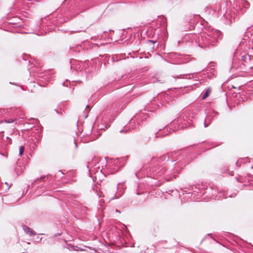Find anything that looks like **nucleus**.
Instances as JSON below:
<instances>
[{
	"mask_svg": "<svg viewBox=\"0 0 253 253\" xmlns=\"http://www.w3.org/2000/svg\"><path fill=\"white\" fill-rule=\"evenodd\" d=\"M239 161H240L241 163H247L248 162H250V159L248 157L244 158V159H241L240 160H239L237 162V163H239Z\"/></svg>",
	"mask_w": 253,
	"mask_h": 253,
	"instance_id": "nucleus-8",
	"label": "nucleus"
},
{
	"mask_svg": "<svg viewBox=\"0 0 253 253\" xmlns=\"http://www.w3.org/2000/svg\"><path fill=\"white\" fill-rule=\"evenodd\" d=\"M134 121H135L134 119L132 118L129 122V125H131L134 122Z\"/></svg>",
	"mask_w": 253,
	"mask_h": 253,
	"instance_id": "nucleus-18",
	"label": "nucleus"
},
{
	"mask_svg": "<svg viewBox=\"0 0 253 253\" xmlns=\"http://www.w3.org/2000/svg\"><path fill=\"white\" fill-rule=\"evenodd\" d=\"M230 197H232V196L231 195L229 196Z\"/></svg>",
	"mask_w": 253,
	"mask_h": 253,
	"instance_id": "nucleus-29",
	"label": "nucleus"
},
{
	"mask_svg": "<svg viewBox=\"0 0 253 253\" xmlns=\"http://www.w3.org/2000/svg\"><path fill=\"white\" fill-rule=\"evenodd\" d=\"M36 239L37 242H40L42 240V238L40 237H37Z\"/></svg>",
	"mask_w": 253,
	"mask_h": 253,
	"instance_id": "nucleus-17",
	"label": "nucleus"
},
{
	"mask_svg": "<svg viewBox=\"0 0 253 253\" xmlns=\"http://www.w3.org/2000/svg\"><path fill=\"white\" fill-rule=\"evenodd\" d=\"M127 127L125 128L123 130H120V132H122L123 131H125V132H126L127 131V129H126Z\"/></svg>",
	"mask_w": 253,
	"mask_h": 253,
	"instance_id": "nucleus-21",
	"label": "nucleus"
},
{
	"mask_svg": "<svg viewBox=\"0 0 253 253\" xmlns=\"http://www.w3.org/2000/svg\"><path fill=\"white\" fill-rule=\"evenodd\" d=\"M236 18V17L234 16H233V19H235Z\"/></svg>",
	"mask_w": 253,
	"mask_h": 253,
	"instance_id": "nucleus-26",
	"label": "nucleus"
},
{
	"mask_svg": "<svg viewBox=\"0 0 253 253\" xmlns=\"http://www.w3.org/2000/svg\"><path fill=\"white\" fill-rule=\"evenodd\" d=\"M252 168H253V165L252 166Z\"/></svg>",
	"mask_w": 253,
	"mask_h": 253,
	"instance_id": "nucleus-30",
	"label": "nucleus"
},
{
	"mask_svg": "<svg viewBox=\"0 0 253 253\" xmlns=\"http://www.w3.org/2000/svg\"><path fill=\"white\" fill-rule=\"evenodd\" d=\"M23 229L24 232L27 234H29L30 236H33L36 235V233L34 230L26 226H23Z\"/></svg>",
	"mask_w": 253,
	"mask_h": 253,
	"instance_id": "nucleus-6",
	"label": "nucleus"
},
{
	"mask_svg": "<svg viewBox=\"0 0 253 253\" xmlns=\"http://www.w3.org/2000/svg\"><path fill=\"white\" fill-rule=\"evenodd\" d=\"M231 22H232V19H231V20H230V24H231Z\"/></svg>",
	"mask_w": 253,
	"mask_h": 253,
	"instance_id": "nucleus-27",
	"label": "nucleus"
},
{
	"mask_svg": "<svg viewBox=\"0 0 253 253\" xmlns=\"http://www.w3.org/2000/svg\"><path fill=\"white\" fill-rule=\"evenodd\" d=\"M55 111L57 113H58V111H57V110H56V109H55Z\"/></svg>",
	"mask_w": 253,
	"mask_h": 253,
	"instance_id": "nucleus-25",
	"label": "nucleus"
},
{
	"mask_svg": "<svg viewBox=\"0 0 253 253\" xmlns=\"http://www.w3.org/2000/svg\"><path fill=\"white\" fill-rule=\"evenodd\" d=\"M221 33L217 30H211L200 34L198 43L199 46L204 48L213 45L217 42Z\"/></svg>",
	"mask_w": 253,
	"mask_h": 253,
	"instance_id": "nucleus-1",
	"label": "nucleus"
},
{
	"mask_svg": "<svg viewBox=\"0 0 253 253\" xmlns=\"http://www.w3.org/2000/svg\"><path fill=\"white\" fill-rule=\"evenodd\" d=\"M248 51H249V53L251 54V55L253 57V47H252L251 48H249Z\"/></svg>",
	"mask_w": 253,
	"mask_h": 253,
	"instance_id": "nucleus-13",
	"label": "nucleus"
},
{
	"mask_svg": "<svg viewBox=\"0 0 253 253\" xmlns=\"http://www.w3.org/2000/svg\"><path fill=\"white\" fill-rule=\"evenodd\" d=\"M176 176H177V175H176V174H173V175H172V177H173V178H176Z\"/></svg>",
	"mask_w": 253,
	"mask_h": 253,
	"instance_id": "nucleus-23",
	"label": "nucleus"
},
{
	"mask_svg": "<svg viewBox=\"0 0 253 253\" xmlns=\"http://www.w3.org/2000/svg\"><path fill=\"white\" fill-rule=\"evenodd\" d=\"M251 57H253V56L251 54L249 53V51H248L247 54H245L241 56L242 60L246 63L251 60Z\"/></svg>",
	"mask_w": 253,
	"mask_h": 253,
	"instance_id": "nucleus-5",
	"label": "nucleus"
},
{
	"mask_svg": "<svg viewBox=\"0 0 253 253\" xmlns=\"http://www.w3.org/2000/svg\"><path fill=\"white\" fill-rule=\"evenodd\" d=\"M16 120H14V119H8V120H5V122H6L7 123H12L13 122H14Z\"/></svg>",
	"mask_w": 253,
	"mask_h": 253,
	"instance_id": "nucleus-14",
	"label": "nucleus"
},
{
	"mask_svg": "<svg viewBox=\"0 0 253 253\" xmlns=\"http://www.w3.org/2000/svg\"><path fill=\"white\" fill-rule=\"evenodd\" d=\"M242 5L245 9H248L250 6L249 3L247 1H244Z\"/></svg>",
	"mask_w": 253,
	"mask_h": 253,
	"instance_id": "nucleus-10",
	"label": "nucleus"
},
{
	"mask_svg": "<svg viewBox=\"0 0 253 253\" xmlns=\"http://www.w3.org/2000/svg\"><path fill=\"white\" fill-rule=\"evenodd\" d=\"M24 149H25V148H24V147L23 146H21L19 147V155L20 156H21V155H23L24 151Z\"/></svg>",
	"mask_w": 253,
	"mask_h": 253,
	"instance_id": "nucleus-11",
	"label": "nucleus"
},
{
	"mask_svg": "<svg viewBox=\"0 0 253 253\" xmlns=\"http://www.w3.org/2000/svg\"><path fill=\"white\" fill-rule=\"evenodd\" d=\"M99 202L100 206H102V203H104V200H100Z\"/></svg>",
	"mask_w": 253,
	"mask_h": 253,
	"instance_id": "nucleus-19",
	"label": "nucleus"
},
{
	"mask_svg": "<svg viewBox=\"0 0 253 253\" xmlns=\"http://www.w3.org/2000/svg\"><path fill=\"white\" fill-rule=\"evenodd\" d=\"M139 127V124L138 123H137L136 125H135L134 126H132V129H137V128H138Z\"/></svg>",
	"mask_w": 253,
	"mask_h": 253,
	"instance_id": "nucleus-15",
	"label": "nucleus"
},
{
	"mask_svg": "<svg viewBox=\"0 0 253 253\" xmlns=\"http://www.w3.org/2000/svg\"><path fill=\"white\" fill-rule=\"evenodd\" d=\"M62 84H63V85L64 86H68V84H66V82H63V83H62Z\"/></svg>",
	"mask_w": 253,
	"mask_h": 253,
	"instance_id": "nucleus-22",
	"label": "nucleus"
},
{
	"mask_svg": "<svg viewBox=\"0 0 253 253\" xmlns=\"http://www.w3.org/2000/svg\"><path fill=\"white\" fill-rule=\"evenodd\" d=\"M24 167L22 165L19 164V163H16V166L14 168V170L17 175L22 173L24 170Z\"/></svg>",
	"mask_w": 253,
	"mask_h": 253,
	"instance_id": "nucleus-4",
	"label": "nucleus"
},
{
	"mask_svg": "<svg viewBox=\"0 0 253 253\" xmlns=\"http://www.w3.org/2000/svg\"><path fill=\"white\" fill-rule=\"evenodd\" d=\"M58 173H61V174H63V173L61 172V171L59 170L58 172Z\"/></svg>",
	"mask_w": 253,
	"mask_h": 253,
	"instance_id": "nucleus-24",
	"label": "nucleus"
},
{
	"mask_svg": "<svg viewBox=\"0 0 253 253\" xmlns=\"http://www.w3.org/2000/svg\"><path fill=\"white\" fill-rule=\"evenodd\" d=\"M166 171L165 168L161 166L158 168H156L152 171V175L153 176H155L156 178H160L162 177V178L164 179L165 181H169L172 180V177L170 176V174H164V172Z\"/></svg>",
	"mask_w": 253,
	"mask_h": 253,
	"instance_id": "nucleus-2",
	"label": "nucleus"
},
{
	"mask_svg": "<svg viewBox=\"0 0 253 253\" xmlns=\"http://www.w3.org/2000/svg\"><path fill=\"white\" fill-rule=\"evenodd\" d=\"M187 75H188L189 76V78H190V76H191L190 74H188V75H186V74H183V75H180L179 76H175V77H173L174 78L177 79H180V78H185V76H187Z\"/></svg>",
	"mask_w": 253,
	"mask_h": 253,
	"instance_id": "nucleus-9",
	"label": "nucleus"
},
{
	"mask_svg": "<svg viewBox=\"0 0 253 253\" xmlns=\"http://www.w3.org/2000/svg\"><path fill=\"white\" fill-rule=\"evenodd\" d=\"M211 92V88H208L206 92H205V93L204 94V95H203L202 97V99L203 100L205 99L208 95Z\"/></svg>",
	"mask_w": 253,
	"mask_h": 253,
	"instance_id": "nucleus-7",
	"label": "nucleus"
},
{
	"mask_svg": "<svg viewBox=\"0 0 253 253\" xmlns=\"http://www.w3.org/2000/svg\"><path fill=\"white\" fill-rule=\"evenodd\" d=\"M81 31H71V34H73V33H78V32H81Z\"/></svg>",
	"mask_w": 253,
	"mask_h": 253,
	"instance_id": "nucleus-20",
	"label": "nucleus"
},
{
	"mask_svg": "<svg viewBox=\"0 0 253 253\" xmlns=\"http://www.w3.org/2000/svg\"><path fill=\"white\" fill-rule=\"evenodd\" d=\"M5 184L8 185V183L7 182H5Z\"/></svg>",
	"mask_w": 253,
	"mask_h": 253,
	"instance_id": "nucleus-28",
	"label": "nucleus"
},
{
	"mask_svg": "<svg viewBox=\"0 0 253 253\" xmlns=\"http://www.w3.org/2000/svg\"><path fill=\"white\" fill-rule=\"evenodd\" d=\"M209 116H207L205 121V123H204V126H205V127H206L208 126V124H207V121L209 120Z\"/></svg>",
	"mask_w": 253,
	"mask_h": 253,
	"instance_id": "nucleus-16",
	"label": "nucleus"
},
{
	"mask_svg": "<svg viewBox=\"0 0 253 253\" xmlns=\"http://www.w3.org/2000/svg\"><path fill=\"white\" fill-rule=\"evenodd\" d=\"M98 186H96L92 189L93 191L97 193V195L99 197H107L110 200L115 199V194L116 193V188H114L113 190L109 189L106 191L105 195L103 194V193L101 191H98Z\"/></svg>",
	"mask_w": 253,
	"mask_h": 253,
	"instance_id": "nucleus-3",
	"label": "nucleus"
},
{
	"mask_svg": "<svg viewBox=\"0 0 253 253\" xmlns=\"http://www.w3.org/2000/svg\"><path fill=\"white\" fill-rule=\"evenodd\" d=\"M168 134H169L168 132L167 133H165V134H162V135H161L160 132H157L155 134V137H160V136H166V135H168Z\"/></svg>",
	"mask_w": 253,
	"mask_h": 253,
	"instance_id": "nucleus-12",
	"label": "nucleus"
}]
</instances>
